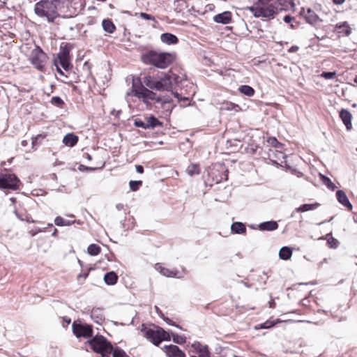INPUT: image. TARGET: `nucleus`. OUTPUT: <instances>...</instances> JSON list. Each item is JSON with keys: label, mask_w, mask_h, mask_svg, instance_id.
I'll return each mask as SVG.
<instances>
[{"label": "nucleus", "mask_w": 357, "mask_h": 357, "mask_svg": "<svg viewBox=\"0 0 357 357\" xmlns=\"http://www.w3.org/2000/svg\"><path fill=\"white\" fill-rule=\"evenodd\" d=\"M78 142V137L75 135L74 133H68L66 134L63 139V142L65 145L73 147Z\"/></svg>", "instance_id": "obj_22"}, {"label": "nucleus", "mask_w": 357, "mask_h": 357, "mask_svg": "<svg viewBox=\"0 0 357 357\" xmlns=\"http://www.w3.org/2000/svg\"><path fill=\"white\" fill-rule=\"evenodd\" d=\"M111 354H112L113 357H129L123 349L119 347H113Z\"/></svg>", "instance_id": "obj_38"}, {"label": "nucleus", "mask_w": 357, "mask_h": 357, "mask_svg": "<svg viewBox=\"0 0 357 357\" xmlns=\"http://www.w3.org/2000/svg\"><path fill=\"white\" fill-rule=\"evenodd\" d=\"M116 208L118 211H121L123 208V204H118L116 206Z\"/></svg>", "instance_id": "obj_61"}, {"label": "nucleus", "mask_w": 357, "mask_h": 357, "mask_svg": "<svg viewBox=\"0 0 357 357\" xmlns=\"http://www.w3.org/2000/svg\"><path fill=\"white\" fill-rule=\"evenodd\" d=\"M73 222V221L64 220L61 216H57L54 220L55 225L59 227L71 225Z\"/></svg>", "instance_id": "obj_34"}, {"label": "nucleus", "mask_w": 357, "mask_h": 357, "mask_svg": "<svg viewBox=\"0 0 357 357\" xmlns=\"http://www.w3.org/2000/svg\"><path fill=\"white\" fill-rule=\"evenodd\" d=\"M160 338L162 339V342L163 340L169 341L171 339V336L167 332L165 331V333H163L162 334L161 333L160 335Z\"/></svg>", "instance_id": "obj_50"}, {"label": "nucleus", "mask_w": 357, "mask_h": 357, "mask_svg": "<svg viewBox=\"0 0 357 357\" xmlns=\"http://www.w3.org/2000/svg\"><path fill=\"white\" fill-rule=\"evenodd\" d=\"M155 268L159 271L160 274L166 277L181 278L183 276L182 273L162 267L160 264H156Z\"/></svg>", "instance_id": "obj_14"}, {"label": "nucleus", "mask_w": 357, "mask_h": 357, "mask_svg": "<svg viewBox=\"0 0 357 357\" xmlns=\"http://www.w3.org/2000/svg\"><path fill=\"white\" fill-rule=\"evenodd\" d=\"M276 14L273 3H271L268 6H261L258 4V10L257 13H255V18L264 17L271 20L275 17Z\"/></svg>", "instance_id": "obj_10"}, {"label": "nucleus", "mask_w": 357, "mask_h": 357, "mask_svg": "<svg viewBox=\"0 0 357 357\" xmlns=\"http://www.w3.org/2000/svg\"><path fill=\"white\" fill-rule=\"evenodd\" d=\"M245 9L250 10L255 17V13H257V10H258V4L256 3L255 6H247Z\"/></svg>", "instance_id": "obj_49"}, {"label": "nucleus", "mask_w": 357, "mask_h": 357, "mask_svg": "<svg viewBox=\"0 0 357 357\" xmlns=\"http://www.w3.org/2000/svg\"><path fill=\"white\" fill-rule=\"evenodd\" d=\"M272 1L273 0H257V4H259L261 6H268V5H270L269 3Z\"/></svg>", "instance_id": "obj_53"}, {"label": "nucleus", "mask_w": 357, "mask_h": 357, "mask_svg": "<svg viewBox=\"0 0 357 357\" xmlns=\"http://www.w3.org/2000/svg\"><path fill=\"white\" fill-rule=\"evenodd\" d=\"M71 50V45L70 44H66L65 45H61L60 52L58 54V58L70 59V52Z\"/></svg>", "instance_id": "obj_27"}, {"label": "nucleus", "mask_w": 357, "mask_h": 357, "mask_svg": "<svg viewBox=\"0 0 357 357\" xmlns=\"http://www.w3.org/2000/svg\"><path fill=\"white\" fill-rule=\"evenodd\" d=\"M137 15H139V17L144 20H151V21H153V22H157V21L155 20V18L153 15H151L150 14H148V13H135V16H137Z\"/></svg>", "instance_id": "obj_41"}, {"label": "nucleus", "mask_w": 357, "mask_h": 357, "mask_svg": "<svg viewBox=\"0 0 357 357\" xmlns=\"http://www.w3.org/2000/svg\"><path fill=\"white\" fill-rule=\"evenodd\" d=\"M160 40L167 45H174L178 42V38L170 33H165L160 36Z\"/></svg>", "instance_id": "obj_21"}, {"label": "nucleus", "mask_w": 357, "mask_h": 357, "mask_svg": "<svg viewBox=\"0 0 357 357\" xmlns=\"http://www.w3.org/2000/svg\"><path fill=\"white\" fill-rule=\"evenodd\" d=\"M301 15L305 19L307 23L312 25L315 24L319 21H321L319 17L311 8H302Z\"/></svg>", "instance_id": "obj_12"}, {"label": "nucleus", "mask_w": 357, "mask_h": 357, "mask_svg": "<svg viewBox=\"0 0 357 357\" xmlns=\"http://www.w3.org/2000/svg\"><path fill=\"white\" fill-rule=\"evenodd\" d=\"M213 20L216 23L227 24L231 22V13L230 11H225L213 17Z\"/></svg>", "instance_id": "obj_17"}, {"label": "nucleus", "mask_w": 357, "mask_h": 357, "mask_svg": "<svg viewBox=\"0 0 357 357\" xmlns=\"http://www.w3.org/2000/svg\"><path fill=\"white\" fill-rule=\"evenodd\" d=\"M320 176L322 183L326 186H327L328 189L333 190L336 188L335 185L331 181V180L328 177L322 174H321Z\"/></svg>", "instance_id": "obj_36"}, {"label": "nucleus", "mask_w": 357, "mask_h": 357, "mask_svg": "<svg viewBox=\"0 0 357 357\" xmlns=\"http://www.w3.org/2000/svg\"><path fill=\"white\" fill-rule=\"evenodd\" d=\"M91 317L98 324H101L105 320L103 310L100 307H94L91 310Z\"/></svg>", "instance_id": "obj_18"}, {"label": "nucleus", "mask_w": 357, "mask_h": 357, "mask_svg": "<svg viewBox=\"0 0 357 357\" xmlns=\"http://www.w3.org/2000/svg\"><path fill=\"white\" fill-rule=\"evenodd\" d=\"M319 206V204L314 203V204H304L300 206L299 207L296 208L295 209V211L296 213H303L312 210H314L317 208Z\"/></svg>", "instance_id": "obj_28"}, {"label": "nucleus", "mask_w": 357, "mask_h": 357, "mask_svg": "<svg viewBox=\"0 0 357 357\" xmlns=\"http://www.w3.org/2000/svg\"><path fill=\"white\" fill-rule=\"evenodd\" d=\"M47 54L39 47L32 50L30 56L31 64L39 71L45 70V64L47 61Z\"/></svg>", "instance_id": "obj_7"}, {"label": "nucleus", "mask_w": 357, "mask_h": 357, "mask_svg": "<svg viewBox=\"0 0 357 357\" xmlns=\"http://www.w3.org/2000/svg\"><path fill=\"white\" fill-rule=\"evenodd\" d=\"M335 75H336L335 72H323L321 74V77H324L326 79H332L335 78Z\"/></svg>", "instance_id": "obj_46"}, {"label": "nucleus", "mask_w": 357, "mask_h": 357, "mask_svg": "<svg viewBox=\"0 0 357 357\" xmlns=\"http://www.w3.org/2000/svg\"><path fill=\"white\" fill-rule=\"evenodd\" d=\"M231 231L233 234H243L246 231L245 225L241 222H235L231 225Z\"/></svg>", "instance_id": "obj_23"}, {"label": "nucleus", "mask_w": 357, "mask_h": 357, "mask_svg": "<svg viewBox=\"0 0 357 357\" xmlns=\"http://www.w3.org/2000/svg\"><path fill=\"white\" fill-rule=\"evenodd\" d=\"M193 351L198 356L192 355L191 357H210L208 347L206 345H202L199 342H195L191 344Z\"/></svg>", "instance_id": "obj_11"}, {"label": "nucleus", "mask_w": 357, "mask_h": 357, "mask_svg": "<svg viewBox=\"0 0 357 357\" xmlns=\"http://www.w3.org/2000/svg\"><path fill=\"white\" fill-rule=\"evenodd\" d=\"M163 349L167 357H185V353L176 345H165Z\"/></svg>", "instance_id": "obj_13"}, {"label": "nucleus", "mask_w": 357, "mask_h": 357, "mask_svg": "<svg viewBox=\"0 0 357 357\" xmlns=\"http://www.w3.org/2000/svg\"><path fill=\"white\" fill-rule=\"evenodd\" d=\"M101 251V248L95 243H92L89 245L87 248V253L91 256H96Z\"/></svg>", "instance_id": "obj_31"}, {"label": "nucleus", "mask_w": 357, "mask_h": 357, "mask_svg": "<svg viewBox=\"0 0 357 357\" xmlns=\"http://www.w3.org/2000/svg\"><path fill=\"white\" fill-rule=\"evenodd\" d=\"M141 59L144 64L165 69L173 63L174 58L172 54L168 52L149 50L142 55Z\"/></svg>", "instance_id": "obj_3"}, {"label": "nucleus", "mask_w": 357, "mask_h": 357, "mask_svg": "<svg viewBox=\"0 0 357 357\" xmlns=\"http://www.w3.org/2000/svg\"><path fill=\"white\" fill-rule=\"evenodd\" d=\"M88 342L92 350L102 357H107L112 351V343L102 335H97L88 340Z\"/></svg>", "instance_id": "obj_5"}, {"label": "nucleus", "mask_w": 357, "mask_h": 357, "mask_svg": "<svg viewBox=\"0 0 357 357\" xmlns=\"http://www.w3.org/2000/svg\"><path fill=\"white\" fill-rule=\"evenodd\" d=\"M118 275L114 271H109L105 274L104 281L107 285H114L117 282Z\"/></svg>", "instance_id": "obj_24"}, {"label": "nucleus", "mask_w": 357, "mask_h": 357, "mask_svg": "<svg viewBox=\"0 0 357 357\" xmlns=\"http://www.w3.org/2000/svg\"><path fill=\"white\" fill-rule=\"evenodd\" d=\"M126 96H135L139 99H142V102L145 104H149V100H155L156 102L163 105L172 102V99L169 96L160 97L150 90L149 88L148 89L147 86L145 87L139 78L132 79V88L130 91H127Z\"/></svg>", "instance_id": "obj_1"}, {"label": "nucleus", "mask_w": 357, "mask_h": 357, "mask_svg": "<svg viewBox=\"0 0 357 357\" xmlns=\"http://www.w3.org/2000/svg\"><path fill=\"white\" fill-rule=\"evenodd\" d=\"M142 181H130L129 183L130 188L132 191H136L142 185Z\"/></svg>", "instance_id": "obj_43"}, {"label": "nucleus", "mask_w": 357, "mask_h": 357, "mask_svg": "<svg viewBox=\"0 0 357 357\" xmlns=\"http://www.w3.org/2000/svg\"><path fill=\"white\" fill-rule=\"evenodd\" d=\"M56 70L59 75H63V76L65 75L63 72L61 70V68L59 67L56 66Z\"/></svg>", "instance_id": "obj_62"}, {"label": "nucleus", "mask_w": 357, "mask_h": 357, "mask_svg": "<svg viewBox=\"0 0 357 357\" xmlns=\"http://www.w3.org/2000/svg\"><path fill=\"white\" fill-rule=\"evenodd\" d=\"M134 126L137 127V128H142L144 130H147V128H146V122H144L142 120L139 119H136L134 120Z\"/></svg>", "instance_id": "obj_45"}, {"label": "nucleus", "mask_w": 357, "mask_h": 357, "mask_svg": "<svg viewBox=\"0 0 357 357\" xmlns=\"http://www.w3.org/2000/svg\"><path fill=\"white\" fill-rule=\"evenodd\" d=\"M162 107L165 109H166L167 111H170V112H171V110H172V106L170 105V103L167 104V105H162Z\"/></svg>", "instance_id": "obj_58"}, {"label": "nucleus", "mask_w": 357, "mask_h": 357, "mask_svg": "<svg viewBox=\"0 0 357 357\" xmlns=\"http://www.w3.org/2000/svg\"><path fill=\"white\" fill-rule=\"evenodd\" d=\"M54 3V4L58 8L61 6H63L66 2H67L68 0H50Z\"/></svg>", "instance_id": "obj_51"}, {"label": "nucleus", "mask_w": 357, "mask_h": 357, "mask_svg": "<svg viewBox=\"0 0 357 357\" xmlns=\"http://www.w3.org/2000/svg\"><path fill=\"white\" fill-rule=\"evenodd\" d=\"M88 273H80L77 275V278L79 279L80 278H83L86 279L88 277Z\"/></svg>", "instance_id": "obj_59"}, {"label": "nucleus", "mask_w": 357, "mask_h": 357, "mask_svg": "<svg viewBox=\"0 0 357 357\" xmlns=\"http://www.w3.org/2000/svg\"><path fill=\"white\" fill-rule=\"evenodd\" d=\"M103 30L109 33H112L116 29L115 25L111 20H103L102 22Z\"/></svg>", "instance_id": "obj_29"}, {"label": "nucleus", "mask_w": 357, "mask_h": 357, "mask_svg": "<svg viewBox=\"0 0 357 357\" xmlns=\"http://www.w3.org/2000/svg\"><path fill=\"white\" fill-rule=\"evenodd\" d=\"M172 336L173 342L176 344H183L186 342V337L185 336L174 333H172Z\"/></svg>", "instance_id": "obj_37"}, {"label": "nucleus", "mask_w": 357, "mask_h": 357, "mask_svg": "<svg viewBox=\"0 0 357 357\" xmlns=\"http://www.w3.org/2000/svg\"><path fill=\"white\" fill-rule=\"evenodd\" d=\"M238 105L233 103L231 102L226 101L221 104L220 109L222 110H227V111H231V110H236V108H238Z\"/></svg>", "instance_id": "obj_32"}, {"label": "nucleus", "mask_w": 357, "mask_h": 357, "mask_svg": "<svg viewBox=\"0 0 357 357\" xmlns=\"http://www.w3.org/2000/svg\"><path fill=\"white\" fill-rule=\"evenodd\" d=\"M136 172L139 174H142L144 172L143 166L140 165H136Z\"/></svg>", "instance_id": "obj_55"}, {"label": "nucleus", "mask_w": 357, "mask_h": 357, "mask_svg": "<svg viewBox=\"0 0 357 357\" xmlns=\"http://www.w3.org/2000/svg\"><path fill=\"white\" fill-rule=\"evenodd\" d=\"M85 155H86V158L87 160H92V157H91V155L90 154L86 153Z\"/></svg>", "instance_id": "obj_64"}, {"label": "nucleus", "mask_w": 357, "mask_h": 357, "mask_svg": "<svg viewBox=\"0 0 357 357\" xmlns=\"http://www.w3.org/2000/svg\"><path fill=\"white\" fill-rule=\"evenodd\" d=\"M186 172L190 176L199 174L200 172L199 165L197 164H192L188 167Z\"/></svg>", "instance_id": "obj_35"}, {"label": "nucleus", "mask_w": 357, "mask_h": 357, "mask_svg": "<svg viewBox=\"0 0 357 357\" xmlns=\"http://www.w3.org/2000/svg\"><path fill=\"white\" fill-rule=\"evenodd\" d=\"M63 320L67 324H69L71 321V319L70 318H68V317H64L63 318Z\"/></svg>", "instance_id": "obj_63"}, {"label": "nucleus", "mask_w": 357, "mask_h": 357, "mask_svg": "<svg viewBox=\"0 0 357 357\" xmlns=\"http://www.w3.org/2000/svg\"><path fill=\"white\" fill-rule=\"evenodd\" d=\"M336 28L337 29H341V31H340V32L344 33L345 34V36L350 35V33L351 32V28L349 27V24L346 22L342 24H337Z\"/></svg>", "instance_id": "obj_33"}, {"label": "nucleus", "mask_w": 357, "mask_h": 357, "mask_svg": "<svg viewBox=\"0 0 357 357\" xmlns=\"http://www.w3.org/2000/svg\"><path fill=\"white\" fill-rule=\"evenodd\" d=\"M336 197L338 202L342 204L344 206L347 207L349 210L352 209V205L350 203L346 193L341 190H339L336 192Z\"/></svg>", "instance_id": "obj_19"}, {"label": "nucleus", "mask_w": 357, "mask_h": 357, "mask_svg": "<svg viewBox=\"0 0 357 357\" xmlns=\"http://www.w3.org/2000/svg\"><path fill=\"white\" fill-rule=\"evenodd\" d=\"M72 328L73 332L77 337L87 338L93 335V329L91 325L74 321Z\"/></svg>", "instance_id": "obj_9"}, {"label": "nucleus", "mask_w": 357, "mask_h": 357, "mask_svg": "<svg viewBox=\"0 0 357 357\" xmlns=\"http://www.w3.org/2000/svg\"><path fill=\"white\" fill-rule=\"evenodd\" d=\"M20 179L14 174H0V188L16 190L19 188Z\"/></svg>", "instance_id": "obj_8"}, {"label": "nucleus", "mask_w": 357, "mask_h": 357, "mask_svg": "<svg viewBox=\"0 0 357 357\" xmlns=\"http://www.w3.org/2000/svg\"><path fill=\"white\" fill-rule=\"evenodd\" d=\"M275 325V322L273 321L268 320L264 323L259 324V326H255L256 329H261V328H270Z\"/></svg>", "instance_id": "obj_40"}, {"label": "nucleus", "mask_w": 357, "mask_h": 357, "mask_svg": "<svg viewBox=\"0 0 357 357\" xmlns=\"http://www.w3.org/2000/svg\"><path fill=\"white\" fill-rule=\"evenodd\" d=\"M34 12L40 17H45L48 22H54L59 16L58 8L50 0H42L35 4Z\"/></svg>", "instance_id": "obj_4"}, {"label": "nucleus", "mask_w": 357, "mask_h": 357, "mask_svg": "<svg viewBox=\"0 0 357 357\" xmlns=\"http://www.w3.org/2000/svg\"><path fill=\"white\" fill-rule=\"evenodd\" d=\"M268 143L271 144V145L275 148H279L282 146V144L280 143L275 137H271L269 138L268 140Z\"/></svg>", "instance_id": "obj_47"}, {"label": "nucleus", "mask_w": 357, "mask_h": 357, "mask_svg": "<svg viewBox=\"0 0 357 357\" xmlns=\"http://www.w3.org/2000/svg\"><path fill=\"white\" fill-rule=\"evenodd\" d=\"M339 116L341 119L342 123L346 127V129L349 131L352 128V114L347 109H342L340 111Z\"/></svg>", "instance_id": "obj_15"}, {"label": "nucleus", "mask_w": 357, "mask_h": 357, "mask_svg": "<svg viewBox=\"0 0 357 357\" xmlns=\"http://www.w3.org/2000/svg\"><path fill=\"white\" fill-rule=\"evenodd\" d=\"M291 256L292 250L289 247H282L279 251V257L282 260H288Z\"/></svg>", "instance_id": "obj_26"}, {"label": "nucleus", "mask_w": 357, "mask_h": 357, "mask_svg": "<svg viewBox=\"0 0 357 357\" xmlns=\"http://www.w3.org/2000/svg\"><path fill=\"white\" fill-rule=\"evenodd\" d=\"M333 1L336 5H341L345 1V0H333Z\"/></svg>", "instance_id": "obj_60"}, {"label": "nucleus", "mask_w": 357, "mask_h": 357, "mask_svg": "<svg viewBox=\"0 0 357 357\" xmlns=\"http://www.w3.org/2000/svg\"><path fill=\"white\" fill-rule=\"evenodd\" d=\"M239 91L247 96L251 97L255 94L254 89L248 85H242L238 89Z\"/></svg>", "instance_id": "obj_30"}, {"label": "nucleus", "mask_w": 357, "mask_h": 357, "mask_svg": "<svg viewBox=\"0 0 357 357\" xmlns=\"http://www.w3.org/2000/svg\"><path fill=\"white\" fill-rule=\"evenodd\" d=\"M180 77L171 72L165 74L159 79L151 75H146L143 77V84L152 90L156 91H172L174 84H177Z\"/></svg>", "instance_id": "obj_2"}, {"label": "nucleus", "mask_w": 357, "mask_h": 357, "mask_svg": "<svg viewBox=\"0 0 357 357\" xmlns=\"http://www.w3.org/2000/svg\"><path fill=\"white\" fill-rule=\"evenodd\" d=\"M163 320L168 324L172 326H175L179 329H182L181 326L176 324L174 321H173L172 319H170L168 317H162Z\"/></svg>", "instance_id": "obj_48"}, {"label": "nucleus", "mask_w": 357, "mask_h": 357, "mask_svg": "<svg viewBox=\"0 0 357 357\" xmlns=\"http://www.w3.org/2000/svg\"><path fill=\"white\" fill-rule=\"evenodd\" d=\"M338 241L332 236L328 237L327 239V244L331 248H336L338 246Z\"/></svg>", "instance_id": "obj_44"}, {"label": "nucleus", "mask_w": 357, "mask_h": 357, "mask_svg": "<svg viewBox=\"0 0 357 357\" xmlns=\"http://www.w3.org/2000/svg\"><path fill=\"white\" fill-rule=\"evenodd\" d=\"M41 137V135H38L36 137L32 139V145L34 147L38 144V139Z\"/></svg>", "instance_id": "obj_56"}, {"label": "nucleus", "mask_w": 357, "mask_h": 357, "mask_svg": "<svg viewBox=\"0 0 357 357\" xmlns=\"http://www.w3.org/2000/svg\"><path fill=\"white\" fill-rule=\"evenodd\" d=\"M79 169L80 171H84V170H90V171H93V170L97 169V168H96V167H86V166H85V165H80L79 166Z\"/></svg>", "instance_id": "obj_52"}, {"label": "nucleus", "mask_w": 357, "mask_h": 357, "mask_svg": "<svg viewBox=\"0 0 357 357\" xmlns=\"http://www.w3.org/2000/svg\"><path fill=\"white\" fill-rule=\"evenodd\" d=\"M298 50V46H291L289 50V52H291V53H294V52H296Z\"/></svg>", "instance_id": "obj_57"}, {"label": "nucleus", "mask_w": 357, "mask_h": 357, "mask_svg": "<svg viewBox=\"0 0 357 357\" xmlns=\"http://www.w3.org/2000/svg\"><path fill=\"white\" fill-rule=\"evenodd\" d=\"M147 129H154L158 126H162V122L160 121L155 116L151 115L146 118Z\"/></svg>", "instance_id": "obj_25"}, {"label": "nucleus", "mask_w": 357, "mask_h": 357, "mask_svg": "<svg viewBox=\"0 0 357 357\" xmlns=\"http://www.w3.org/2000/svg\"><path fill=\"white\" fill-rule=\"evenodd\" d=\"M58 59L59 61L60 65L65 70H68L70 68L71 65L69 61L70 59L58 58Z\"/></svg>", "instance_id": "obj_39"}, {"label": "nucleus", "mask_w": 357, "mask_h": 357, "mask_svg": "<svg viewBox=\"0 0 357 357\" xmlns=\"http://www.w3.org/2000/svg\"><path fill=\"white\" fill-rule=\"evenodd\" d=\"M51 103L59 107H61L64 104L63 100L59 96H53L51 99Z\"/></svg>", "instance_id": "obj_42"}, {"label": "nucleus", "mask_w": 357, "mask_h": 357, "mask_svg": "<svg viewBox=\"0 0 357 357\" xmlns=\"http://www.w3.org/2000/svg\"><path fill=\"white\" fill-rule=\"evenodd\" d=\"M293 19L294 18L291 16L287 15L284 17L283 20L286 23H290Z\"/></svg>", "instance_id": "obj_54"}, {"label": "nucleus", "mask_w": 357, "mask_h": 357, "mask_svg": "<svg viewBox=\"0 0 357 357\" xmlns=\"http://www.w3.org/2000/svg\"><path fill=\"white\" fill-rule=\"evenodd\" d=\"M259 229L261 231H274L278 228V224L276 221L270 220L263 222L258 225Z\"/></svg>", "instance_id": "obj_20"}, {"label": "nucleus", "mask_w": 357, "mask_h": 357, "mask_svg": "<svg viewBox=\"0 0 357 357\" xmlns=\"http://www.w3.org/2000/svg\"><path fill=\"white\" fill-rule=\"evenodd\" d=\"M273 5L277 13L278 11L290 10L294 7V3L293 0H277Z\"/></svg>", "instance_id": "obj_16"}, {"label": "nucleus", "mask_w": 357, "mask_h": 357, "mask_svg": "<svg viewBox=\"0 0 357 357\" xmlns=\"http://www.w3.org/2000/svg\"><path fill=\"white\" fill-rule=\"evenodd\" d=\"M141 332L144 336L152 342L155 346H158L162 342L160 335L165 333V330L159 326L148 327L145 324L142 325Z\"/></svg>", "instance_id": "obj_6"}]
</instances>
